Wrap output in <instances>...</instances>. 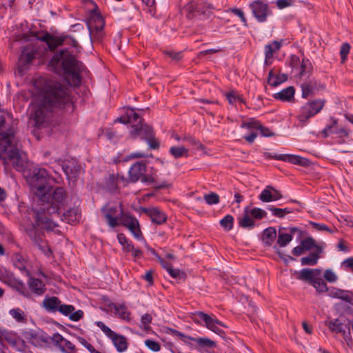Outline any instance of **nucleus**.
I'll list each match as a JSON object with an SVG mask.
<instances>
[{
    "mask_svg": "<svg viewBox=\"0 0 353 353\" xmlns=\"http://www.w3.org/2000/svg\"><path fill=\"white\" fill-rule=\"evenodd\" d=\"M351 49V46L349 43L345 42L343 43L340 49V57H341V63H343L347 59L348 54L350 53Z\"/></svg>",
    "mask_w": 353,
    "mask_h": 353,
    "instance_id": "61",
    "label": "nucleus"
},
{
    "mask_svg": "<svg viewBox=\"0 0 353 353\" xmlns=\"http://www.w3.org/2000/svg\"><path fill=\"white\" fill-rule=\"evenodd\" d=\"M127 228L136 239L138 241L144 240V236L141 230L140 224L138 219L134 221L133 223H131Z\"/></svg>",
    "mask_w": 353,
    "mask_h": 353,
    "instance_id": "44",
    "label": "nucleus"
},
{
    "mask_svg": "<svg viewBox=\"0 0 353 353\" xmlns=\"http://www.w3.org/2000/svg\"><path fill=\"white\" fill-rule=\"evenodd\" d=\"M121 208H122L121 205L119 206H110L108 209L105 208L101 209V211L110 227L115 228L119 225V217Z\"/></svg>",
    "mask_w": 353,
    "mask_h": 353,
    "instance_id": "22",
    "label": "nucleus"
},
{
    "mask_svg": "<svg viewBox=\"0 0 353 353\" xmlns=\"http://www.w3.org/2000/svg\"><path fill=\"white\" fill-rule=\"evenodd\" d=\"M352 321L349 319H335L329 322L330 330L336 333H340L343 335L345 341L348 344V341H352L351 324Z\"/></svg>",
    "mask_w": 353,
    "mask_h": 353,
    "instance_id": "13",
    "label": "nucleus"
},
{
    "mask_svg": "<svg viewBox=\"0 0 353 353\" xmlns=\"http://www.w3.org/2000/svg\"><path fill=\"white\" fill-rule=\"evenodd\" d=\"M0 281L10 289L17 292L19 295L26 298L30 297V293L28 290L24 282L16 277L12 272L6 269L1 270Z\"/></svg>",
    "mask_w": 353,
    "mask_h": 353,
    "instance_id": "8",
    "label": "nucleus"
},
{
    "mask_svg": "<svg viewBox=\"0 0 353 353\" xmlns=\"http://www.w3.org/2000/svg\"><path fill=\"white\" fill-rule=\"evenodd\" d=\"M106 190L110 192H114L118 188L117 177L114 174H109L108 178L105 181Z\"/></svg>",
    "mask_w": 353,
    "mask_h": 353,
    "instance_id": "51",
    "label": "nucleus"
},
{
    "mask_svg": "<svg viewBox=\"0 0 353 353\" xmlns=\"http://www.w3.org/2000/svg\"><path fill=\"white\" fill-rule=\"evenodd\" d=\"M82 62L68 48L59 50L49 60L47 68L50 72L61 76L70 85L78 88L81 84Z\"/></svg>",
    "mask_w": 353,
    "mask_h": 353,
    "instance_id": "3",
    "label": "nucleus"
},
{
    "mask_svg": "<svg viewBox=\"0 0 353 353\" xmlns=\"http://www.w3.org/2000/svg\"><path fill=\"white\" fill-rule=\"evenodd\" d=\"M261 123L260 121L256 120L254 118H250L247 121H243L241 124V128H248V129H255L259 130L261 127Z\"/></svg>",
    "mask_w": 353,
    "mask_h": 353,
    "instance_id": "56",
    "label": "nucleus"
},
{
    "mask_svg": "<svg viewBox=\"0 0 353 353\" xmlns=\"http://www.w3.org/2000/svg\"><path fill=\"white\" fill-rule=\"evenodd\" d=\"M164 333L168 334H171L173 336L179 337L184 343L187 345H190V343L189 342V339H193L192 336H187L184 334L183 332L175 330L174 328H171L169 327H165L163 328Z\"/></svg>",
    "mask_w": 353,
    "mask_h": 353,
    "instance_id": "42",
    "label": "nucleus"
},
{
    "mask_svg": "<svg viewBox=\"0 0 353 353\" xmlns=\"http://www.w3.org/2000/svg\"><path fill=\"white\" fill-rule=\"evenodd\" d=\"M283 197L281 191L272 185H267L259 195V199L264 203H268L281 199Z\"/></svg>",
    "mask_w": 353,
    "mask_h": 353,
    "instance_id": "25",
    "label": "nucleus"
},
{
    "mask_svg": "<svg viewBox=\"0 0 353 353\" xmlns=\"http://www.w3.org/2000/svg\"><path fill=\"white\" fill-rule=\"evenodd\" d=\"M282 230H285V228H279L276 243L273 246L274 250H278L277 245L280 248L285 247L293 239V236L292 234H289L288 233L282 232H281Z\"/></svg>",
    "mask_w": 353,
    "mask_h": 353,
    "instance_id": "39",
    "label": "nucleus"
},
{
    "mask_svg": "<svg viewBox=\"0 0 353 353\" xmlns=\"http://www.w3.org/2000/svg\"><path fill=\"white\" fill-rule=\"evenodd\" d=\"M295 88L294 86H288L275 93L273 97L275 99L281 101H291L294 99Z\"/></svg>",
    "mask_w": 353,
    "mask_h": 353,
    "instance_id": "37",
    "label": "nucleus"
},
{
    "mask_svg": "<svg viewBox=\"0 0 353 353\" xmlns=\"http://www.w3.org/2000/svg\"><path fill=\"white\" fill-rule=\"evenodd\" d=\"M352 292L349 290L337 288L336 287H330L327 295L331 298L339 299L353 305V299L350 296Z\"/></svg>",
    "mask_w": 353,
    "mask_h": 353,
    "instance_id": "29",
    "label": "nucleus"
},
{
    "mask_svg": "<svg viewBox=\"0 0 353 353\" xmlns=\"http://www.w3.org/2000/svg\"><path fill=\"white\" fill-rule=\"evenodd\" d=\"M9 313L12 316V317L17 322L26 323V315L21 309L19 307L13 308L10 310Z\"/></svg>",
    "mask_w": 353,
    "mask_h": 353,
    "instance_id": "52",
    "label": "nucleus"
},
{
    "mask_svg": "<svg viewBox=\"0 0 353 353\" xmlns=\"http://www.w3.org/2000/svg\"><path fill=\"white\" fill-rule=\"evenodd\" d=\"M126 110L128 115H129V121L130 123H137L139 120L144 119L137 112H136L134 108L128 107Z\"/></svg>",
    "mask_w": 353,
    "mask_h": 353,
    "instance_id": "62",
    "label": "nucleus"
},
{
    "mask_svg": "<svg viewBox=\"0 0 353 353\" xmlns=\"http://www.w3.org/2000/svg\"><path fill=\"white\" fill-rule=\"evenodd\" d=\"M316 85V80L314 78L310 79L308 81L303 82L300 87L301 88V97L303 99H307L310 97H314L315 88Z\"/></svg>",
    "mask_w": 353,
    "mask_h": 353,
    "instance_id": "31",
    "label": "nucleus"
},
{
    "mask_svg": "<svg viewBox=\"0 0 353 353\" xmlns=\"http://www.w3.org/2000/svg\"><path fill=\"white\" fill-rule=\"evenodd\" d=\"M253 17L258 23H265L273 15L268 3L265 0H254L249 4Z\"/></svg>",
    "mask_w": 353,
    "mask_h": 353,
    "instance_id": "10",
    "label": "nucleus"
},
{
    "mask_svg": "<svg viewBox=\"0 0 353 353\" xmlns=\"http://www.w3.org/2000/svg\"><path fill=\"white\" fill-rule=\"evenodd\" d=\"M50 341L62 353H76L75 345L58 332L54 333L52 336H50Z\"/></svg>",
    "mask_w": 353,
    "mask_h": 353,
    "instance_id": "18",
    "label": "nucleus"
},
{
    "mask_svg": "<svg viewBox=\"0 0 353 353\" xmlns=\"http://www.w3.org/2000/svg\"><path fill=\"white\" fill-rule=\"evenodd\" d=\"M28 286L30 290L37 295L43 294L46 290V285L43 281L38 278L30 276L28 280Z\"/></svg>",
    "mask_w": 353,
    "mask_h": 353,
    "instance_id": "36",
    "label": "nucleus"
},
{
    "mask_svg": "<svg viewBox=\"0 0 353 353\" xmlns=\"http://www.w3.org/2000/svg\"><path fill=\"white\" fill-rule=\"evenodd\" d=\"M137 219L132 214L125 213L123 208L120 209L119 223V225H122L125 228H128V225L136 221Z\"/></svg>",
    "mask_w": 353,
    "mask_h": 353,
    "instance_id": "45",
    "label": "nucleus"
},
{
    "mask_svg": "<svg viewBox=\"0 0 353 353\" xmlns=\"http://www.w3.org/2000/svg\"><path fill=\"white\" fill-rule=\"evenodd\" d=\"M154 132L152 126L146 123L144 119H141L137 123L130 125L129 136L133 140L139 138L142 141H145Z\"/></svg>",
    "mask_w": 353,
    "mask_h": 353,
    "instance_id": "14",
    "label": "nucleus"
},
{
    "mask_svg": "<svg viewBox=\"0 0 353 353\" xmlns=\"http://www.w3.org/2000/svg\"><path fill=\"white\" fill-rule=\"evenodd\" d=\"M316 241L312 236H308L301 241L300 243L305 251H310L315 246Z\"/></svg>",
    "mask_w": 353,
    "mask_h": 353,
    "instance_id": "64",
    "label": "nucleus"
},
{
    "mask_svg": "<svg viewBox=\"0 0 353 353\" xmlns=\"http://www.w3.org/2000/svg\"><path fill=\"white\" fill-rule=\"evenodd\" d=\"M0 159L3 161V164H7V160H16V165L19 166V162L21 159V155L18 148H11L6 152V157L1 156Z\"/></svg>",
    "mask_w": 353,
    "mask_h": 353,
    "instance_id": "40",
    "label": "nucleus"
},
{
    "mask_svg": "<svg viewBox=\"0 0 353 353\" xmlns=\"http://www.w3.org/2000/svg\"><path fill=\"white\" fill-rule=\"evenodd\" d=\"M204 0H192L185 6L186 17L192 19L195 17L204 14Z\"/></svg>",
    "mask_w": 353,
    "mask_h": 353,
    "instance_id": "23",
    "label": "nucleus"
},
{
    "mask_svg": "<svg viewBox=\"0 0 353 353\" xmlns=\"http://www.w3.org/2000/svg\"><path fill=\"white\" fill-rule=\"evenodd\" d=\"M248 212L255 221L265 218L268 214L265 210L257 207L250 209L248 206Z\"/></svg>",
    "mask_w": 353,
    "mask_h": 353,
    "instance_id": "53",
    "label": "nucleus"
},
{
    "mask_svg": "<svg viewBox=\"0 0 353 353\" xmlns=\"http://www.w3.org/2000/svg\"><path fill=\"white\" fill-rule=\"evenodd\" d=\"M281 47V42L278 41H273L271 43L265 46V55L266 58L272 59L274 53L279 50Z\"/></svg>",
    "mask_w": 353,
    "mask_h": 353,
    "instance_id": "48",
    "label": "nucleus"
},
{
    "mask_svg": "<svg viewBox=\"0 0 353 353\" xmlns=\"http://www.w3.org/2000/svg\"><path fill=\"white\" fill-rule=\"evenodd\" d=\"M234 219L231 214H227L219 221L220 226L226 232L230 231L234 227Z\"/></svg>",
    "mask_w": 353,
    "mask_h": 353,
    "instance_id": "50",
    "label": "nucleus"
},
{
    "mask_svg": "<svg viewBox=\"0 0 353 353\" xmlns=\"http://www.w3.org/2000/svg\"><path fill=\"white\" fill-rule=\"evenodd\" d=\"M34 223H32L30 228L26 229V233L39 250L47 257L50 258L53 256V251L50 247L48 242L45 240L44 232L39 228L45 229L43 225H38L34 221Z\"/></svg>",
    "mask_w": 353,
    "mask_h": 353,
    "instance_id": "6",
    "label": "nucleus"
},
{
    "mask_svg": "<svg viewBox=\"0 0 353 353\" xmlns=\"http://www.w3.org/2000/svg\"><path fill=\"white\" fill-rule=\"evenodd\" d=\"M61 301L57 296H46L42 302L41 307L48 312L55 313L59 310Z\"/></svg>",
    "mask_w": 353,
    "mask_h": 353,
    "instance_id": "34",
    "label": "nucleus"
},
{
    "mask_svg": "<svg viewBox=\"0 0 353 353\" xmlns=\"http://www.w3.org/2000/svg\"><path fill=\"white\" fill-rule=\"evenodd\" d=\"M157 173L158 170L153 166L148 169L145 161H137L129 169L128 181L135 183L140 181L147 185L154 184L157 182Z\"/></svg>",
    "mask_w": 353,
    "mask_h": 353,
    "instance_id": "5",
    "label": "nucleus"
},
{
    "mask_svg": "<svg viewBox=\"0 0 353 353\" xmlns=\"http://www.w3.org/2000/svg\"><path fill=\"white\" fill-rule=\"evenodd\" d=\"M169 153L176 159L189 157V150L184 146H172L170 148Z\"/></svg>",
    "mask_w": 353,
    "mask_h": 353,
    "instance_id": "43",
    "label": "nucleus"
},
{
    "mask_svg": "<svg viewBox=\"0 0 353 353\" xmlns=\"http://www.w3.org/2000/svg\"><path fill=\"white\" fill-rule=\"evenodd\" d=\"M317 254L310 252L306 256H303L301 259V263L302 265H310L314 266L318 263Z\"/></svg>",
    "mask_w": 353,
    "mask_h": 353,
    "instance_id": "55",
    "label": "nucleus"
},
{
    "mask_svg": "<svg viewBox=\"0 0 353 353\" xmlns=\"http://www.w3.org/2000/svg\"><path fill=\"white\" fill-rule=\"evenodd\" d=\"M12 261L14 268H17L21 273L30 275V271L26 268L27 261L21 253H14L12 256Z\"/></svg>",
    "mask_w": 353,
    "mask_h": 353,
    "instance_id": "38",
    "label": "nucleus"
},
{
    "mask_svg": "<svg viewBox=\"0 0 353 353\" xmlns=\"http://www.w3.org/2000/svg\"><path fill=\"white\" fill-rule=\"evenodd\" d=\"M108 307L110 308V309H113L114 310V315L122 319V320H125L128 322H129L130 321V312L128 310V307L127 306L124 304V303H113V302H110V303H108Z\"/></svg>",
    "mask_w": 353,
    "mask_h": 353,
    "instance_id": "28",
    "label": "nucleus"
},
{
    "mask_svg": "<svg viewBox=\"0 0 353 353\" xmlns=\"http://www.w3.org/2000/svg\"><path fill=\"white\" fill-rule=\"evenodd\" d=\"M84 21L88 30L90 41H92L93 29H104V19L100 13L97 5L95 3L94 8L88 12V14Z\"/></svg>",
    "mask_w": 353,
    "mask_h": 353,
    "instance_id": "12",
    "label": "nucleus"
},
{
    "mask_svg": "<svg viewBox=\"0 0 353 353\" xmlns=\"http://www.w3.org/2000/svg\"><path fill=\"white\" fill-rule=\"evenodd\" d=\"M313 71V65L309 59L303 57L301 63V70L299 73L300 77L305 74L310 75Z\"/></svg>",
    "mask_w": 353,
    "mask_h": 353,
    "instance_id": "46",
    "label": "nucleus"
},
{
    "mask_svg": "<svg viewBox=\"0 0 353 353\" xmlns=\"http://www.w3.org/2000/svg\"><path fill=\"white\" fill-rule=\"evenodd\" d=\"M314 287L318 293L327 292L329 293L330 288L327 287V283L323 279L316 280V283H308Z\"/></svg>",
    "mask_w": 353,
    "mask_h": 353,
    "instance_id": "54",
    "label": "nucleus"
},
{
    "mask_svg": "<svg viewBox=\"0 0 353 353\" xmlns=\"http://www.w3.org/2000/svg\"><path fill=\"white\" fill-rule=\"evenodd\" d=\"M265 159H275L279 160L284 162H288L294 165H298L303 167H308L311 164V161L305 157H302L299 155L290 154H277L276 153H271L265 152L263 154Z\"/></svg>",
    "mask_w": 353,
    "mask_h": 353,
    "instance_id": "11",
    "label": "nucleus"
},
{
    "mask_svg": "<svg viewBox=\"0 0 353 353\" xmlns=\"http://www.w3.org/2000/svg\"><path fill=\"white\" fill-rule=\"evenodd\" d=\"M95 324L108 338L111 339L117 352H123L128 349V343L125 336L116 333L102 321H97Z\"/></svg>",
    "mask_w": 353,
    "mask_h": 353,
    "instance_id": "9",
    "label": "nucleus"
},
{
    "mask_svg": "<svg viewBox=\"0 0 353 353\" xmlns=\"http://www.w3.org/2000/svg\"><path fill=\"white\" fill-rule=\"evenodd\" d=\"M322 271L320 268H303L301 271H295L294 275L298 280L307 281V283H316V280L320 278Z\"/></svg>",
    "mask_w": 353,
    "mask_h": 353,
    "instance_id": "20",
    "label": "nucleus"
},
{
    "mask_svg": "<svg viewBox=\"0 0 353 353\" xmlns=\"http://www.w3.org/2000/svg\"><path fill=\"white\" fill-rule=\"evenodd\" d=\"M23 175L32 191L38 197L43 196V192L52 185L50 182L53 179L45 168L34 167L24 171Z\"/></svg>",
    "mask_w": 353,
    "mask_h": 353,
    "instance_id": "4",
    "label": "nucleus"
},
{
    "mask_svg": "<svg viewBox=\"0 0 353 353\" xmlns=\"http://www.w3.org/2000/svg\"><path fill=\"white\" fill-rule=\"evenodd\" d=\"M22 335L28 343L35 347H42L50 341V336L43 330H26L22 332Z\"/></svg>",
    "mask_w": 353,
    "mask_h": 353,
    "instance_id": "17",
    "label": "nucleus"
},
{
    "mask_svg": "<svg viewBox=\"0 0 353 353\" xmlns=\"http://www.w3.org/2000/svg\"><path fill=\"white\" fill-rule=\"evenodd\" d=\"M117 239L119 244L122 246V250L124 252L129 253L134 250L133 243L123 233H119L117 234Z\"/></svg>",
    "mask_w": 353,
    "mask_h": 353,
    "instance_id": "41",
    "label": "nucleus"
},
{
    "mask_svg": "<svg viewBox=\"0 0 353 353\" xmlns=\"http://www.w3.org/2000/svg\"><path fill=\"white\" fill-rule=\"evenodd\" d=\"M64 37L63 34L60 36H54L52 34V38L50 39L48 47L50 51H54L59 46L64 45Z\"/></svg>",
    "mask_w": 353,
    "mask_h": 353,
    "instance_id": "49",
    "label": "nucleus"
},
{
    "mask_svg": "<svg viewBox=\"0 0 353 353\" xmlns=\"http://www.w3.org/2000/svg\"><path fill=\"white\" fill-rule=\"evenodd\" d=\"M61 168L68 180L76 181L81 171L80 164L74 160H64L61 162Z\"/></svg>",
    "mask_w": 353,
    "mask_h": 353,
    "instance_id": "19",
    "label": "nucleus"
},
{
    "mask_svg": "<svg viewBox=\"0 0 353 353\" xmlns=\"http://www.w3.org/2000/svg\"><path fill=\"white\" fill-rule=\"evenodd\" d=\"M327 100L325 99H314L308 100L301 107L300 113L297 116L299 122L305 124L309 119L318 114L323 109Z\"/></svg>",
    "mask_w": 353,
    "mask_h": 353,
    "instance_id": "7",
    "label": "nucleus"
},
{
    "mask_svg": "<svg viewBox=\"0 0 353 353\" xmlns=\"http://www.w3.org/2000/svg\"><path fill=\"white\" fill-rule=\"evenodd\" d=\"M74 310L75 307L74 305L62 303L61 301L57 312L65 316H68L70 320L72 321H79L83 317L84 313L81 310Z\"/></svg>",
    "mask_w": 353,
    "mask_h": 353,
    "instance_id": "24",
    "label": "nucleus"
},
{
    "mask_svg": "<svg viewBox=\"0 0 353 353\" xmlns=\"http://www.w3.org/2000/svg\"><path fill=\"white\" fill-rule=\"evenodd\" d=\"M276 238V230L274 227L270 226L262 232L261 240L265 248L272 245Z\"/></svg>",
    "mask_w": 353,
    "mask_h": 353,
    "instance_id": "35",
    "label": "nucleus"
},
{
    "mask_svg": "<svg viewBox=\"0 0 353 353\" xmlns=\"http://www.w3.org/2000/svg\"><path fill=\"white\" fill-rule=\"evenodd\" d=\"M6 340L11 347H14L16 350L22 353H27L29 352V346L26 344V341L19 336H10L6 337Z\"/></svg>",
    "mask_w": 353,
    "mask_h": 353,
    "instance_id": "30",
    "label": "nucleus"
},
{
    "mask_svg": "<svg viewBox=\"0 0 353 353\" xmlns=\"http://www.w3.org/2000/svg\"><path fill=\"white\" fill-rule=\"evenodd\" d=\"M239 228L251 230L258 225L248 212V206L245 207L243 214L237 217Z\"/></svg>",
    "mask_w": 353,
    "mask_h": 353,
    "instance_id": "26",
    "label": "nucleus"
},
{
    "mask_svg": "<svg viewBox=\"0 0 353 353\" xmlns=\"http://www.w3.org/2000/svg\"><path fill=\"white\" fill-rule=\"evenodd\" d=\"M190 341L196 342L197 345L201 348H210L211 349V348L216 347V342L208 339V338L193 337V339H189V341Z\"/></svg>",
    "mask_w": 353,
    "mask_h": 353,
    "instance_id": "47",
    "label": "nucleus"
},
{
    "mask_svg": "<svg viewBox=\"0 0 353 353\" xmlns=\"http://www.w3.org/2000/svg\"><path fill=\"white\" fill-rule=\"evenodd\" d=\"M203 199L206 203L210 205H216L220 202L219 194L213 192H210L208 194H205Z\"/></svg>",
    "mask_w": 353,
    "mask_h": 353,
    "instance_id": "60",
    "label": "nucleus"
},
{
    "mask_svg": "<svg viewBox=\"0 0 353 353\" xmlns=\"http://www.w3.org/2000/svg\"><path fill=\"white\" fill-rule=\"evenodd\" d=\"M183 141L189 143L190 145L195 146L197 149L203 151L205 149V146L201 143L199 139H196L193 136H185L183 139Z\"/></svg>",
    "mask_w": 353,
    "mask_h": 353,
    "instance_id": "59",
    "label": "nucleus"
},
{
    "mask_svg": "<svg viewBox=\"0 0 353 353\" xmlns=\"http://www.w3.org/2000/svg\"><path fill=\"white\" fill-rule=\"evenodd\" d=\"M63 36L64 37V45L70 46L77 50L81 49V46L79 44L75 38L69 34H63Z\"/></svg>",
    "mask_w": 353,
    "mask_h": 353,
    "instance_id": "63",
    "label": "nucleus"
},
{
    "mask_svg": "<svg viewBox=\"0 0 353 353\" xmlns=\"http://www.w3.org/2000/svg\"><path fill=\"white\" fill-rule=\"evenodd\" d=\"M228 11L229 12L234 14L235 16L238 17L240 19L243 26H245L246 28L248 27L247 19H246V17L245 16V13L242 9L239 8H230L228 9Z\"/></svg>",
    "mask_w": 353,
    "mask_h": 353,
    "instance_id": "57",
    "label": "nucleus"
},
{
    "mask_svg": "<svg viewBox=\"0 0 353 353\" xmlns=\"http://www.w3.org/2000/svg\"><path fill=\"white\" fill-rule=\"evenodd\" d=\"M43 203L33 209L35 221L38 225H43L46 230L52 232L58 226L48 215L57 214L59 216L67 205L68 193L64 188L49 186L43 196L39 197Z\"/></svg>",
    "mask_w": 353,
    "mask_h": 353,
    "instance_id": "2",
    "label": "nucleus"
},
{
    "mask_svg": "<svg viewBox=\"0 0 353 353\" xmlns=\"http://www.w3.org/2000/svg\"><path fill=\"white\" fill-rule=\"evenodd\" d=\"M140 210L142 212L147 214L151 219L153 223L157 225H162L166 222L168 219L167 214L158 208H145L141 207Z\"/></svg>",
    "mask_w": 353,
    "mask_h": 353,
    "instance_id": "21",
    "label": "nucleus"
},
{
    "mask_svg": "<svg viewBox=\"0 0 353 353\" xmlns=\"http://www.w3.org/2000/svg\"><path fill=\"white\" fill-rule=\"evenodd\" d=\"M168 272L170 276L178 280H182L184 281L187 278V274L179 269L173 268H169V270H168Z\"/></svg>",
    "mask_w": 353,
    "mask_h": 353,
    "instance_id": "58",
    "label": "nucleus"
},
{
    "mask_svg": "<svg viewBox=\"0 0 353 353\" xmlns=\"http://www.w3.org/2000/svg\"><path fill=\"white\" fill-rule=\"evenodd\" d=\"M193 315L194 317H192V319L194 322L196 323H199L200 321L205 322V326L211 331L217 327L214 325V318L203 312L196 311Z\"/></svg>",
    "mask_w": 353,
    "mask_h": 353,
    "instance_id": "33",
    "label": "nucleus"
},
{
    "mask_svg": "<svg viewBox=\"0 0 353 353\" xmlns=\"http://www.w3.org/2000/svg\"><path fill=\"white\" fill-rule=\"evenodd\" d=\"M350 130L344 127L339 125V119L330 117L329 123H327L321 131V134L324 138H327L332 134H336L339 137H349Z\"/></svg>",
    "mask_w": 353,
    "mask_h": 353,
    "instance_id": "16",
    "label": "nucleus"
},
{
    "mask_svg": "<svg viewBox=\"0 0 353 353\" xmlns=\"http://www.w3.org/2000/svg\"><path fill=\"white\" fill-rule=\"evenodd\" d=\"M37 54L38 51L35 48H30L28 46L23 48L17 63L18 72L21 75L29 69L32 61L36 59Z\"/></svg>",
    "mask_w": 353,
    "mask_h": 353,
    "instance_id": "15",
    "label": "nucleus"
},
{
    "mask_svg": "<svg viewBox=\"0 0 353 353\" xmlns=\"http://www.w3.org/2000/svg\"><path fill=\"white\" fill-rule=\"evenodd\" d=\"M275 68L272 69L268 74V83L272 87H277L282 83L288 81V76L286 74L281 73V69L278 70L279 74L274 73Z\"/></svg>",
    "mask_w": 353,
    "mask_h": 353,
    "instance_id": "32",
    "label": "nucleus"
},
{
    "mask_svg": "<svg viewBox=\"0 0 353 353\" xmlns=\"http://www.w3.org/2000/svg\"><path fill=\"white\" fill-rule=\"evenodd\" d=\"M41 100L31 113L34 122V126L40 129L43 127L48 112L59 109L72 113L76 105L68 89L57 81H46L41 90Z\"/></svg>",
    "mask_w": 353,
    "mask_h": 353,
    "instance_id": "1",
    "label": "nucleus"
},
{
    "mask_svg": "<svg viewBox=\"0 0 353 353\" xmlns=\"http://www.w3.org/2000/svg\"><path fill=\"white\" fill-rule=\"evenodd\" d=\"M59 216L62 221L72 225L79 223L81 213L80 209L78 208H70L63 213H61Z\"/></svg>",
    "mask_w": 353,
    "mask_h": 353,
    "instance_id": "27",
    "label": "nucleus"
}]
</instances>
